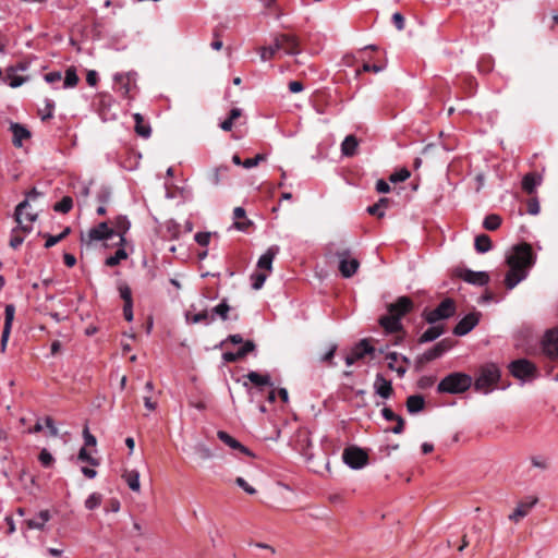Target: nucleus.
<instances>
[{
    "label": "nucleus",
    "mask_w": 558,
    "mask_h": 558,
    "mask_svg": "<svg viewBox=\"0 0 558 558\" xmlns=\"http://www.w3.org/2000/svg\"><path fill=\"white\" fill-rule=\"evenodd\" d=\"M456 313V304L452 299H445L441 301L438 306L429 312L424 313V319L434 325L438 320L447 319L453 316Z\"/></svg>",
    "instance_id": "nucleus-5"
},
{
    "label": "nucleus",
    "mask_w": 558,
    "mask_h": 558,
    "mask_svg": "<svg viewBox=\"0 0 558 558\" xmlns=\"http://www.w3.org/2000/svg\"><path fill=\"white\" fill-rule=\"evenodd\" d=\"M191 452L193 459L197 462V464H203L206 461H209L215 458V451L208 447L205 442L198 440L191 447Z\"/></svg>",
    "instance_id": "nucleus-18"
},
{
    "label": "nucleus",
    "mask_w": 558,
    "mask_h": 558,
    "mask_svg": "<svg viewBox=\"0 0 558 558\" xmlns=\"http://www.w3.org/2000/svg\"><path fill=\"white\" fill-rule=\"evenodd\" d=\"M11 131L13 134V145L16 147L22 146L23 141L31 137V132L20 123H12Z\"/></svg>",
    "instance_id": "nucleus-26"
},
{
    "label": "nucleus",
    "mask_w": 558,
    "mask_h": 558,
    "mask_svg": "<svg viewBox=\"0 0 558 558\" xmlns=\"http://www.w3.org/2000/svg\"><path fill=\"white\" fill-rule=\"evenodd\" d=\"M15 315V307L13 304H8L4 310V326L1 335V350L4 351L7 342L11 332L12 323Z\"/></svg>",
    "instance_id": "nucleus-23"
},
{
    "label": "nucleus",
    "mask_w": 558,
    "mask_h": 558,
    "mask_svg": "<svg viewBox=\"0 0 558 558\" xmlns=\"http://www.w3.org/2000/svg\"><path fill=\"white\" fill-rule=\"evenodd\" d=\"M43 195L44 193L37 191V189L34 187L26 193L25 199L21 202L15 208V220L25 232H32L33 222L37 219L36 213H26L25 210L29 206V202H34Z\"/></svg>",
    "instance_id": "nucleus-3"
},
{
    "label": "nucleus",
    "mask_w": 558,
    "mask_h": 558,
    "mask_svg": "<svg viewBox=\"0 0 558 558\" xmlns=\"http://www.w3.org/2000/svg\"><path fill=\"white\" fill-rule=\"evenodd\" d=\"M118 291L120 294V298L123 300L124 304L133 305V299H132V290L125 282H119L118 283Z\"/></svg>",
    "instance_id": "nucleus-45"
},
{
    "label": "nucleus",
    "mask_w": 558,
    "mask_h": 558,
    "mask_svg": "<svg viewBox=\"0 0 558 558\" xmlns=\"http://www.w3.org/2000/svg\"><path fill=\"white\" fill-rule=\"evenodd\" d=\"M73 207V199L70 196H64L62 199L54 204L53 210L62 214L69 213Z\"/></svg>",
    "instance_id": "nucleus-47"
},
{
    "label": "nucleus",
    "mask_w": 558,
    "mask_h": 558,
    "mask_svg": "<svg viewBox=\"0 0 558 558\" xmlns=\"http://www.w3.org/2000/svg\"><path fill=\"white\" fill-rule=\"evenodd\" d=\"M386 360L388 361V367L395 371L399 377L407 373L405 364H410V360L407 356L400 355L397 352H389L386 354Z\"/></svg>",
    "instance_id": "nucleus-19"
},
{
    "label": "nucleus",
    "mask_w": 558,
    "mask_h": 558,
    "mask_svg": "<svg viewBox=\"0 0 558 558\" xmlns=\"http://www.w3.org/2000/svg\"><path fill=\"white\" fill-rule=\"evenodd\" d=\"M122 478L131 490L138 493L141 490L140 473L136 470H124Z\"/></svg>",
    "instance_id": "nucleus-28"
},
{
    "label": "nucleus",
    "mask_w": 558,
    "mask_h": 558,
    "mask_svg": "<svg viewBox=\"0 0 558 558\" xmlns=\"http://www.w3.org/2000/svg\"><path fill=\"white\" fill-rule=\"evenodd\" d=\"M425 401L421 395L410 396L407 400V409L410 414H416L424 408Z\"/></svg>",
    "instance_id": "nucleus-33"
},
{
    "label": "nucleus",
    "mask_w": 558,
    "mask_h": 558,
    "mask_svg": "<svg viewBox=\"0 0 558 558\" xmlns=\"http://www.w3.org/2000/svg\"><path fill=\"white\" fill-rule=\"evenodd\" d=\"M539 209L541 208H539V203H538L537 198L529 199V202H527V213L530 215H533V216L537 215L539 213Z\"/></svg>",
    "instance_id": "nucleus-63"
},
{
    "label": "nucleus",
    "mask_w": 558,
    "mask_h": 558,
    "mask_svg": "<svg viewBox=\"0 0 558 558\" xmlns=\"http://www.w3.org/2000/svg\"><path fill=\"white\" fill-rule=\"evenodd\" d=\"M474 247L476 252L480 254L489 252L493 247L490 238L484 233L476 235L474 241Z\"/></svg>",
    "instance_id": "nucleus-34"
},
{
    "label": "nucleus",
    "mask_w": 558,
    "mask_h": 558,
    "mask_svg": "<svg viewBox=\"0 0 558 558\" xmlns=\"http://www.w3.org/2000/svg\"><path fill=\"white\" fill-rule=\"evenodd\" d=\"M478 322H480V313H476V312L470 313L458 322V324L453 328V333L459 337L465 336L470 331H472L473 328H475V326L478 324Z\"/></svg>",
    "instance_id": "nucleus-16"
},
{
    "label": "nucleus",
    "mask_w": 558,
    "mask_h": 558,
    "mask_svg": "<svg viewBox=\"0 0 558 558\" xmlns=\"http://www.w3.org/2000/svg\"><path fill=\"white\" fill-rule=\"evenodd\" d=\"M21 233L27 234L28 232H25L17 223V227L12 230L10 238V246L14 250L21 246L24 242V235H22Z\"/></svg>",
    "instance_id": "nucleus-41"
},
{
    "label": "nucleus",
    "mask_w": 558,
    "mask_h": 558,
    "mask_svg": "<svg viewBox=\"0 0 558 558\" xmlns=\"http://www.w3.org/2000/svg\"><path fill=\"white\" fill-rule=\"evenodd\" d=\"M101 504V496L97 493L90 494L85 500V507L89 510L96 509Z\"/></svg>",
    "instance_id": "nucleus-56"
},
{
    "label": "nucleus",
    "mask_w": 558,
    "mask_h": 558,
    "mask_svg": "<svg viewBox=\"0 0 558 558\" xmlns=\"http://www.w3.org/2000/svg\"><path fill=\"white\" fill-rule=\"evenodd\" d=\"M250 279H251L252 288L254 290H259L263 288V286L267 279V275L264 272L255 271L251 275Z\"/></svg>",
    "instance_id": "nucleus-51"
},
{
    "label": "nucleus",
    "mask_w": 558,
    "mask_h": 558,
    "mask_svg": "<svg viewBox=\"0 0 558 558\" xmlns=\"http://www.w3.org/2000/svg\"><path fill=\"white\" fill-rule=\"evenodd\" d=\"M196 243L201 246H207L210 242L209 232H197L194 236Z\"/></svg>",
    "instance_id": "nucleus-59"
},
{
    "label": "nucleus",
    "mask_w": 558,
    "mask_h": 558,
    "mask_svg": "<svg viewBox=\"0 0 558 558\" xmlns=\"http://www.w3.org/2000/svg\"><path fill=\"white\" fill-rule=\"evenodd\" d=\"M112 225H113L116 234H118L120 236V241L123 242L124 233H126L131 227L130 220L128 219L126 216H118L114 219V221L112 222Z\"/></svg>",
    "instance_id": "nucleus-31"
},
{
    "label": "nucleus",
    "mask_w": 558,
    "mask_h": 558,
    "mask_svg": "<svg viewBox=\"0 0 558 558\" xmlns=\"http://www.w3.org/2000/svg\"><path fill=\"white\" fill-rule=\"evenodd\" d=\"M83 438H84V447H92L95 448L97 446V439L96 437L89 432L88 426H84L83 429Z\"/></svg>",
    "instance_id": "nucleus-55"
},
{
    "label": "nucleus",
    "mask_w": 558,
    "mask_h": 558,
    "mask_svg": "<svg viewBox=\"0 0 558 558\" xmlns=\"http://www.w3.org/2000/svg\"><path fill=\"white\" fill-rule=\"evenodd\" d=\"M442 333H444L442 326H430L421 335L418 342L426 343V342L434 341L438 337H440Z\"/></svg>",
    "instance_id": "nucleus-32"
},
{
    "label": "nucleus",
    "mask_w": 558,
    "mask_h": 558,
    "mask_svg": "<svg viewBox=\"0 0 558 558\" xmlns=\"http://www.w3.org/2000/svg\"><path fill=\"white\" fill-rule=\"evenodd\" d=\"M359 146V142L354 135H348L341 143V153L343 156H354Z\"/></svg>",
    "instance_id": "nucleus-30"
},
{
    "label": "nucleus",
    "mask_w": 558,
    "mask_h": 558,
    "mask_svg": "<svg viewBox=\"0 0 558 558\" xmlns=\"http://www.w3.org/2000/svg\"><path fill=\"white\" fill-rule=\"evenodd\" d=\"M543 349L548 356L558 357V328L545 333Z\"/></svg>",
    "instance_id": "nucleus-22"
},
{
    "label": "nucleus",
    "mask_w": 558,
    "mask_h": 558,
    "mask_svg": "<svg viewBox=\"0 0 558 558\" xmlns=\"http://www.w3.org/2000/svg\"><path fill=\"white\" fill-rule=\"evenodd\" d=\"M128 254L124 248H118L116 253L106 258L105 264L109 267H113L120 264L121 260L126 259Z\"/></svg>",
    "instance_id": "nucleus-46"
},
{
    "label": "nucleus",
    "mask_w": 558,
    "mask_h": 558,
    "mask_svg": "<svg viewBox=\"0 0 558 558\" xmlns=\"http://www.w3.org/2000/svg\"><path fill=\"white\" fill-rule=\"evenodd\" d=\"M410 175H411L410 171L407 168H402V169L393 172L389 177V180L392 183L404 182L405 180H408L410 178Z\"/></svg>",
    "instance_id": "nucleus-52"
},
{
    "label": "nucleus",
    "mask_w": 558,
    "mask_h": 558,
    "mask_svg": "<svg viewBox=\"0 0 558 558\" xmlns=\"http://www.w3.org/2000/svg\"><path fill=\"white\" fill-rule=\"evenodd\" d=\"M246 377L255 386L271 385L269 375H262L257 372H250Z\"/></svg>",
    "instance_id": "nucleus-42"
},
{
    "label": "nucleus",
    "mask_w": 558,
    "mask_h": 558,
    "mask_svg": "<svg viewBox=\"0 0 558 558\" xmlns=\"http://www.w3.org/2000/svg\"><path fill=\"white\" fill-rule=\"evenodd\" d=\"M500 225H501V218H500V216H498L496 214H490V215L486 216L483 221V227L489 231L497 230L500 227Z\"/></svg>",
    "instance_id": "nucleus-43"
},
{
    "label": "nucleus",
    "mask_w": 558,
    "mask_h": 558,
    "mask_svg": "<svg viewBox=\"0 0 558 558\" xmlns=\"http://www.w3.org/2000/svg\"><path fill=\"white\" fill-rule=\"evenodd\" d=\"M78 83V76L76 73V69L74 66H70L65 70V75L63 80V88H72L76 86Z\"/></svg>",
    "instance_id": "nucleus-40"
},
{
    "label": "nucleus",
    "mask_w": 558,
    "mask_h": 558,
    "mask_svg": "<svg viewBox=\"0 0 558 558\" xmlns=\"http://www.w3.org/2000/svg\"><path fill=\"white\" fill-rule=\"evenodd\" d=\"M280 49L288 56H298L301 53L300 40L296 35L289 33H281L275 35Z\"/></svg>",
    "instance_id": "nucleus-11"
},
{
    "label": "nucleus",
    "mask_w": 558,
    "mask_h": 558,
    "mask_svg": "<svg viewBox=\"0 0 558 558\" xmlns=\"http://www.w3.org/2000/svg\"><path fill=\"white\" fill-rule=\"evenodd\" d=\"M88 240L92 241H102L109 240L116 235L114 229L110 228L107 222H100L96 227L90 228L88 230Z\"/></svg>",
    "instance_id": "nucleus-20"
},
{
    "label": "nucleus",
    "mask_w": 558,
    "mask_h": 558,
    "mask_svg": "<svg viewBox=\"0 0 558 558\" xmlns=\"http://www.w3.org/2000/svg\"><path fill=\"white\" fill-rule=\"evenodd\" d=\"M336 255L339 258L340 274L344 278H351L357 271L360 262L356 258L351 257L349 250L337 252Z\"/></svg>",
    "instance_id": "nucleus-9"
},
{
    "label": "nucleus",
    "mask_w": 558,
    "mask_h": 558,
    "mask_svg": "<svg viewBox=\"0 0 558 558\" xmlns=\"http://www.w3.org/2000/svg\"><path fill=\"white\" fill-rule=\"evenodd\" d=\"M509 270L506 274L505 284L512 290L527 277L529 268L534 264L532 247L527 243L515 245L507 256Z\"/></svg>",
    "instance_id": "nucleus-1"
},
{
    "label": "nucleus",
    "mask_w": 558,
    "mask_h": 558,
    "mask_svg": "<svg viewBox=\"0 0 558 558\" xmlns=\"http://www.w3.org/2000/svg\"><path fill=\"white\" fill-rule=\"evenodd\" d=\"M374 387L376 392L383 398H388L392 392L391 381L380 374H377Z\"/></svg>",
    "instance_id": "nucleus-27"
},
{
    "label": "nucleus",
    "mask_w": 558,
    "mask_h": 558,
    "mask_svg": "<svg viewBox=\"0 0 558 558\" xmlns=\"http://www.w3.org/2000/svg\"><path fill=\"white\" fill-rule=\"evenodd\" d=\"M235 483L239 487H241L245 493L250 495H254L256 493L255 488L251 486L243 477H236Z\"/></svg>",
    "instance_id": "nucleus-61"
},
{
    "label": "nucleus",
    "mask_w": 558,
    "mask_h": 558,
    "mask_svg": "<svg viewBox=\"0 0 558 558\" xmlns=\"http://www.w3.org/2000/svg\"><path fill=\"white\" fill-rule=\"evenodd\" d=\"M442 356V353L441 351L439 350V348L435 344L434 347H432L430 349L426 350L420 357H418V361L420 362H430V361H434L438 357Z\"/></svg>",
    "instance_id": "nucleus-48"
},
{
    "label": "nucleus",
    "mask_w": 558,
    "mask_h": 558,
    "mask_svg": "<svg viewBox=\"0 0 558 558\" xmlns=\"http://www.w3.org/2000/svg\"><path fill=\"white\" fill-rule=\"evenodd\" d=\"M499 377V368L494 364L487 365L482 368L480 376L475 379V389L487 393L490 391V387L498 381Z\"/></svg>",
    "instance_id": "nucleus-4"
},
{
    "label": "nucleus",
    "mask_w": 558,
    "mask_h": 558,
    "mask_svg": "<svg viewBox=\"0 0 558 558\" xmlns=\"http://www.w3.org/2000/svg\"><path fill=\"white\" fill-rule=\"evenodd\" d=\"M186 319L192 324L205 323L206 325H209L211 323L210 314L207 311H202L191 317L186 315Z\"/></svg>",
    "instance_id": "nucleus-50"
},
{
    "label": "nucleus",
    "mask_w": 558,
    "mask_h": 558,
    "mask_svg": "<svg viewBox=\"0 0 558 558\" xmlns=\"http://www.w3.org/2000/svg\"><path fill=\"white\" fill-rule=\"evenodd\" d=\"M375 348L367 339L360 340L352 349L351 353L345 356V364L353 365L357 360L364 357L366 354H372Z\"/></svg>",
    "instance_id": "nucleus-15"
},
{
    "label": "nucleus",
    "mask_w": 558,
    "mask_h": 558,
    "mask_svg": "<svg viewBox=\"0 0 558 558\" xmlns=\"http://www.w3.org/2000/svg\"><path fill=\"white\" fill-rule=\"evenodd\" d=\"M228 341L233 344H241V343H243V338L239 333L230 335L226 340L221 341L218 345H216V348H222L225 345V343Z\"/></svg>",
    "instance_id": "nucleus-62"
},
{
    "label": "nucleus",
    "mask_w": 558,
    "mask_h": 558,
    "mask_svg": "<svg viewBox=\"0 0 558 558\" xmlns=\"http://www.w3.org/2000/svg\"><path fill=\"white\" fill-rule=\"evenodd\" d=\"M509 371L512 376L522 380H531L536 376L535 365L526 359L512 361L509 365Z\"/></svg>",
    "instance_id": "nucleus-7"
},
{
    "label": "nucleus",
    "mask_w": 558,
    "mask_h": 558,
    "mask_svg": "<svg viewBox=\"0 0 558 558\" xmlns=\"http://www.w3.org/2000/svg\"><path fill=\"white\" fill-rule=\"evenodd\" d=\"M133 119L135 122L136 134L144 138H148L151 134L150 125L144 121V118L141 113H134Z\"/></svg>",
    "instance_id": "nucleus-29"
},
{
    "label": "nucleus",
    "mask_w": 558,
    "mask_h": 558,
    "mask_svg": "<svg viewBox=\"0 0 558 558\" xmlns=\"http://www.w3.org/2000/svg\"><path fill=\"white\" fill-rule=\"evenodd\" d=\"M279 253V246L271 245L268 250L258 258L257 267L259 269H266L270 271L272 269V262L276 255Z\"/></svg>",
    "instance_id": "nucleus-25"
},
{
    "label": "nucleus",
    "mask_w": 558,
    "mask_h": 558,
    "mask_svg": "<svg viewBox=\"0 0 558 558\" xmlns=\"http://www.w3.org/2000/svg\"><path fill=\"white\" fill-rule=\"evenodd\" d=\"M77 459L83 462H87L92 466H98L99 460L93 457L92 451H88L87 448L82 447L78 451Z\"/></svg>",
    "instance_id": "nucleus-49"
},
{
    "label": "nucleus",
    "mask_w": 558,
    "mask_h": 558,
    "mask_svg": "<svg viewBox=\"0 0 558 558\" xmlns=\"http://www.w3.org/2000/svg\"><path fill=\"white\" fill-rule=\"evenodd\" d=\"M96 198L101 205L108 204L111 199V190L107 186H101L96 194Z\"/></svg>",
    "instance_id": "nucleus-53"
},
{
    "label": "nucleus",
    "mask_w": 558,
    "mask_h": 558,
    "mask_svg": "<svg viewBox=\"0 0 558 558\" xmlns=\"http://www.w3.org/2000/svg\"><path fill=\"white\" fill-rule=\"evenodd\" d=\"M473 379L470 375L464 373H450L444 377L438 386L437 391L440 393H462L465 392L472 386Z\"/></svg>",
    "instance_id": "nucleus-2"
},
{
    "label": "nucleus",
    "mask_w": 558,
    "mask_h": 558,
    "mask_svg": "<svg viewBox=\"0 0 558 558\" xmlns=\"http://www.w3.org/2000/svg\"><path fill=\"white\" fill-rule=\"evenodd\" d=\"M343 462L353 470H359L367 464L368 456L363 449L351 446L344 449L342 453Z\"/></svg>",
    "instance_id": "nucleus-6"
},
{
    "label": "nucleus",
    "mask_w": 558,
    "mask_h": 558,
    "mask_svg": "<svg viewBox=\"0 0 558 558\" xmlns=\"http://www.w3.org/2000/svg\"><path fill=\"white\" fill-rule=\"evenodd\" d=\"M456 276L463 281L477 287L486 286L489 282V275L486 271H474L466 268H459L456 270Z\"/></svg>",
    "instance_id": "nucleus-12"
},
{
    "label": "nucleus",
    "mask_w": 558,
    "mask_h": 558,
    "mask_svg": "<svg viewBox=\"0 0 558 558\" xmlns=\"http://www.w3.org/2000/svg\"><path fill=\"white\" fill-rule=\"evenodd\" d=\"M392 23L398 31H402L404 28V17L401 13L396 12L392 15Z\"/></svg>",
    "instance_id": "nucleus-64"
},
{
    "label": "nucleus",
    "mask_w": 558,
    "mask_h": 558,
    "mask_svg": "<svg viewBox=\"0 0 558 558\" xmlns=\"http://www.w3.org/2000/svg\"><path fill=\"white\" fill-rule=\"evenodd\" d=\"M136 76L135 72L116 73L113 81L117 92L123 97H130L131 93L136 88Z\"/></svg>",
    "instance_id": "nucleus-8"
},
{
    "label": "nucleus",
    "mask_w": 558,
    "mask_h": 558,
    "mask_svg": "<svg viewBox=\"0 0 558 558\" xmlns=\"http://www.w3.org/2000/svg\"><path fill=\"white\" fill-rule=\"evenodd\" d=\"M56 421H36L33 427L28 428V433H41L46 439L61 437L60 428L54 424Z\"/></svg>",
    "instance_id": "nucleus-14"
},
{
    "label": "nucleus",
    "mask_w": 558,
    "mask_h": 558,
    "mask_svg": "<svg viewBox=\"0 0 558 558\" xmlns=\"http://www.w3.org/2000/svg\"><path fill=\"white\" fill-rule=\"evenodd\" d=\"M50 514L47 510L40 511L35 518L29 519L27 521V526L29 529L40 530L45 526V524L49 521Z\"/></svg>",
    "instance_id": "nucleus-37"
},
{
    "label": "nucleus",
    "mask_w": 558,
    "mask_h": 558,
    "mask_svg": "<svg viewBox=\"0 0 558 558\" xmlns=\"http://www.w3.org/2000/svg\"><path fill=\"white\" fill-rule=\"evenodd\" d=\"M254 350H255V343L251 340H247V341L243 342V345L236 351L238 356H240V359H243L246 354H248L250 352H253Z\"/></svg>",
    "instance_id": "nucleus-57"
},
{
    "label": "nucleus",
    "mask_w": 558,
    "mask_h": 558,
    "mask_svg": "<svg viewBox=\"0 0 558 558\" xmlns=\"http://www.w3.org/2000/svg\"><path fill=\"white\" fill-rule=\"evenodd\" d=\"M260 424L254 427V435L262 440H277L280 429L275 421H258Z\"/></svg>",
    "instance_id": "nucleus-13"
},
{
    "label": "nucleus",
    "mask_w": 558,
    "mask_h": 558,
    "mask_svg": "<svg viewBox=\"0 0 558 558\" xmlns=\"http://www.w3.org/2000/svg\"><path fill=\"white\" fill-rule=\"evenodd\" d=\"M38 460L44 468H50L54 462V458L47 449L40 451Z\"/></svg>",
    "instance_id": "nucleus-54"
},
{
    "label": "nucleus",
    "mask_w": 558,
    "mask_h": 558,
    "mask_svg": "<svg viewBox=\"0 0 558 558\" xmlns=\"http://www.w3.org/2000/svg\"><path fill=\"white\" fill-rule=\"evenodd\" d=\"M378 323L387 333H395L402 329L401 320H399L397 316L389 312L388 314L381 316Z\"/></svg>",
    "instance_id": "nucleus-24"
},
{
    "label": "nucleus",
    "mask_w": 558,
    "mask_h": 558,
    "mask_svg": "<svg viewBox=\"0 0 558 558\" xmlns=\"http://www.w3.org/2000/svg\"><path fill=\"white\" fill-rule=\"evenodd\" d=\"M537 502L538 498L536 496L531 495L524 497L517 504V507L514 508L513 512L509 514L508 519L514 523L520 522L532 511Z\"/></svg>",
    "instance_id": "nucleus-10"
},
{
    "label": "nucleus",
    "mask_w": 558,
    "mask_h": 558,
    "mask_svg": "<svg viewBox=\"0 0 558 558\" xmlns=\"http://www.w3.org/2000/svg\"><path fill=\"white\" fill-rule=\"evenodd\" d=\"M217 437L229 447L234 453L253 456L248 448L243 446L240 441H238L233 436L228 434L225 430H218Z\"/></svg>",
    "instance_id": "nucleus-21"
},
{
    "label": "nucleus",
    "mask_w": 558,
    "mask_h": 558,
    "mask_svg": "<svg viewBox=\"0 0 558 558\" xmlns=\"http://www.w3.org/2000/svg\"><path fill=\"white\" fill-rule=\"evenodd\" d=\"M229 311L230 306L228 305L227 300H222V302L216 305L209 313L210 320L214 322L216 316H218L222 320H227Z\"/></svg>",
    "instance_id": "nucleus-38"
},
{
    "label": "nucleus",
    "mask_w": 558,
    "mask_h": 558,
    "mask_svg": "<svg viewBox=\"0 0 558 558\" xmlns=\"http://www.w3.org/2000/svg\"><path fill=\"white\" fill-rule=\"evenodd\" d=\"M266 156L263 154H257L254 158H247L243 161V167L246 169H251L256 167L260 161L265 160Z\"/></svg>",
    "instance_id": "nucleus-58"
},
{
    "label": "nucleus",
    "mask_w": 558,
    "mask_h": 558,
    "mask_svg": "<svg viewBox=\"0 0 558 558\" xmlns=\"http://www.w3.org/2000/svg\"><path fill=\"white\" fill-rule=\"evenodd\" d=\"M44 78L48 84H56L62 80V74L60 71H53L46 73Z\"/></svg>",
    "instance_id": "nucleus-60"
},
{
    "label": "nucleus",
    "mask_w": 558,
    "mask_h": 558,
    "mask_svg": "<svg viewBox=\"0 0 558 558\" xmlns=\"http://www.w3.org/2000/svg\"><path fill=\"white\" fill-rule=\"evenodd\" d=\"M229 171V167L221 165L219 167H216L213 172L210 173L208 180L210 183L215 186L219 185L221 183V177L222 174L227 173Z\"/></svg>",
    "instance_id": "nucleus-44"
},
{
    "label": "nucleus",
    "mask_w": 558,
    "mask_h": 558,
    "mask_svg": "<svg viewBox=\"0 0 558 558\" xmlns=\"http://www.w3.org/2000/svg\"><path fill=\"white\" fill-rule=\"evenodd\" d=\"M539 184H541V179L536 178L532 173L525 174L522 180V189L529 194H532L535 191L536 186Z\"/></svg>",
    "instance_id": "nucleus-39"
},
{
    "label": "nucleus",
    "mask_w": 558,
    "mask_h": 558,
    "mask_svg": "<svg viewBox=\"0 0 558 558\" xmlns=\"http://www.w3.org/2000/svg\"><path fill=\"white\" fill-rule=\"evenodd\" d=\"M388 205L389 199L386 197H381L377 203L368 206L366 211L372 216L383 218L385 216V209L388 207Z\"/></svg>",
    "instance_id": "nucleus-35"
},
{
    "label": "nucleus",
    "mask_w": 558,
    "mask_h": 558,
    "mask_svg": "<svg viewBox=\"0 0 558 558\" xmlns=\"http://www.w3.org/2000/svg\"><path fill=\"white\" fill-rule=\"evenodd\" d=\"M280 45L277 41L276 36H274V43L267 47H262L259 49V56L262 61H268L272 59L278 51H280Z\"/></svg>",
    "instance_id": "nucleus-36"
},
{
    "label": "nucleus",
    "mask_w": 558,
    "mask_h": 558,
    "mask_svg": "<svg viewBox=\"0 0 558 558\" xmlns=\"http://www.w3.org/2000/svg\"><path fill=\"white\" fill-rule=\"evenodd\" d=\"M413 302L409 296H399L396 302L387 306L389 313L398 317L399 320L413 310Z\"/></svg>",
    "instance_id": "nucleus-17"
}]
</instances>
